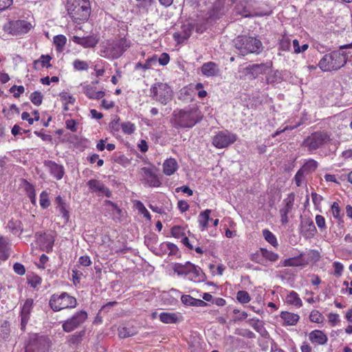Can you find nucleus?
I'll return each instance as SVG.
<instances>
[{
    "mask_svg": "<svg viewBox=\"0 0 352 352\" xmlns=\"http://www.w3.org/2000/svg\"><path fill=\"white\" fill-rule=\"evenodd\" d=\"M104 206L114 221H119L120 219L122 212L114 203L109 200H105Z\"/></svg>",
    "mask_w": 352,
    "mask_h": 352,
    "instance_id": "obj_23",
    "label": "nucleus"
},
{
    "mask_svg": "<svg viewBox=\"0 0 352 352\" xmlns=\"http://www.w3.org/2000/svg\"><path fill=\"white\" fill-rule=\"evenodd\" d=\"M261 255L270 260V261L274 262L278 260V255L276 253H274L273 252L269 251L266 249L261 248Z\"/></svg>",
    "mask_w": 352,
    "mask_h": 352,
    "instance_id": "obj_44",
    "label": "nucleus"
},
{
    "mask_svg": "<svg viewBox=\"0 0 352 352\" xmlns=\"http://www.w3.org/2000/svg\"><path fill=\"white\" fill-rule=\"evenodd\" d=\"M52 58L49 55H42L40 59L35 63H41L43 67H49L51 66L50 62Z\"/></svg>",
    "mask_w": 352,
    "mask_h": 352,
    "instance_id": "obj_54",
    "label": "nucleus"
},
{
    "mask_svg": "<svg viewBox=\"0 0 352 352\" xmlns=\"http://www.w3.org/2000/svg\"><path fill=\"white\" fill-rule=\"evenodd\" d=\"M45 166L48 169L51 175H52L57 180L63 178L65 174V169L62 165L58 164L54 162L48 160L45 162Z\"/></svg>",
    "mask_w": 352,
    "mask_h": 352,
    "instance_id": "obj_19",
    "label": "nucleus"
},
{
    "mask_svg": "<svg viewBox=\"0 0 352 352\" xmlns=\"http://www.w3.org/2000/svg\"><path fill=\"white\" fill-rule=\"evenodd\" d=\"M49 305L54 311H59L64 309L75 308L77 305L76 298L67 292L60 294H53L50 300Z\"/></svg>",
    "mask_w": 352,
    "mask_h": 352,
    "instance_id": "obj_7",
    "label": "nucleus"
},
{
    "mask_svg": "<svg viewBox=\"0 0 352 352\" xmlns=\"http://www.w3.org/2000/svg\"><path fill=\"white\" fill-rule=\"evenodd\" d=\"M74 43L81 45L85 48L94 47L98 43L99 38L96 35H90L86 37L74 36L72 38Z\"/></svg>",
    "mask_w": 352,
    "mask_h": 352,
    "instance_id": "obj_17",
    "label": "nucleus"
},
{
    "mask_svg": "<svg viewBox=\"0 0 352 352\" xmlns=\"http://www.w3.org/2000/svg\"><path fill=\"white\" fill-rule=\"evenodd\" d=\"M236 299L239 302L245 304L251 300V297L246 291H239L236 294Z\"/></svg>",
    "mask_w": 352,
    "mask_h": 352,
    "instance_id": "obj_45",
    "label": "nucleus"
},
{
    "mask_svg": "<svg viewBox=\"0 0 352 352\" xmlns=\"http://www.w3.org/2000/svg\"><path fill=\"white\" fill-rule=\"evenodd\" d=\"M150 96L157 102L166 105L172 100L173 91L167 83L157 82L151 86Z\"/></svg>",
    "mask_w": 352,
    "mask_h": 352,
    "instance_id": "obj_6",
    "label": "nucleus"
},
{
    "mask_svg": "<svg viewBox=\"0 0 352 352\" xmlns=\"http://www.w3.org/2000/svg\"><path fill=\"white\" fill-rule=\"evenodd\" d=\"M196 298L192 297L190 295H182L181 297L182 302L186 306H193Z\"/></svg>",
    "mask_w": 352,
    "mask_h": 352,
    "instance_id": "obj_52",
    "label": "nucleus"
},
{
    "mask_svg": "<svg viewBox=\"0 0 352 352\" xmlns=\"http://www.w3.org/2000/svg\"><path fill=\"white\" fill-rule=\"evenodd\" d=\"M170 232L173 236L177 239H182L184 236V228L179 226L173 227Z\"/></svg>",
    "mask_w": 352,
    "mask_h": 352,
    "instance_id": "obj_50",
    "label": "nucleus"
},
{
    "mask_svg": "<svg viewBox=\"0 0 352 352\" xmlns=\"http://www.w3.org/2000/svg\"><path fill=\"white\" fill-rule=\"evenodd\" d=\"M157 61V58L156 56H153L151 58H149L146 60L145 63L143 65V69L147 70L151 69L153 65H155Z\"/></svg>",
    "mask_w": 352,
    "mask_h": 352,
    "instance_id": "obj_53",
    "label": "nucleus"
},
{
    "mask_svg": "<svg viewBox=\"0 0 352 352\" xmlns=\"http://www.w3.org/2000/svg\"><path fill=\"white\" fill-rule=\"evenodd\" d=\"M40 205L43 208H47L50 205L48 193L46 191H43L40 195Z\"/></svg>",
    "mask_w": 352,
    "mask_h": 352,
    "instance_id": "obj_48",
    "label": "nucleus"
},
{
    "mask_svg": "<svg viewBox=\"0 0 352 352\" xmlns=\"http://www.w3.org/2000/svg\"><path fill=\"white\" fill-rule=\"evenodd\" d=\"M330 141V137L327 132L316 131L307 137L302 145L306 148L309 152H313L318 148H321Z\"/></svg>",
    "mask_w": 352,
    "mask_h": 352,
    "instance_id": "obj_8",
    "label": "nucleus"
},
{
    "mask_svg": "<svg viewBox=\"0 0 352 352\" xmlns=\"http://www.w3.org/2000/svg\"><path fill=\"white\" fill-rule=\"evenodd\" d=\"M318 166V164L316 160L309 159L306 161V162H305V164L300 169L305 175H308L314 172L317 169Z\"/></svg>",
    "mask_w": 352,
    "mask_h": 352,
    "instance_id": "obj_35",
    "label": "nucleus"
},
{
    "mask_svg": "<svg viewBox=\"0 0 352 352\" xmlns=\"http://www.w3.org/2000/svg\"><path fill=\"white\" fill-rule=\"evenodd\" d=\"M280 317L283 321V325L284 326L295 325L300 318L298 314L288 311H282Z\"/></svg>",
    "mask_w": 352,
    "mask_h": 352,
    "instance_id": "obj_26",
    "label": "nucleus"
},
{
    "mask_svg": "<svg viewBox=\"0 0 352 352\" xmlns=\"http://www.w3.org/2000/svg\"><path fill=\"white\" fill-rule=\"evenodd\" d=\"M9 240L3 236H0V259L6 261L10 256Z\"/></svg>",
    "mask_w": 352,
    "mask_h": 352,
    "instance_id": "obj_28",
    "label": "nucleus"
},
{
    "mask_svg": "<svg viewBox=\"0 0 352 352\" xmlns=\"http://www.w3.org/2000/svg\"><path fill=\"white\" fill-rule=\"evenodd\" d=\"M309 340L314 344L324 345L328 341L327 336L321 330L316 329L309 333Z\"/></svg>",
    "mask_w": 352,
    "mask_h": 352,
    "instance_id": "obj_20",
    "label": "nucleus"
},
{
    "mask_svg": "<svg viewBox=\"0 0 352 352\" xmlns=\"http://www.w3.org/2000/svg\"><path fill=\"white\" fill-rule=\"evenodd\" d=\"M239 2H236L235 1L233 3H236V12L237 14L242 15L245 17L253 16H265L269 15L270 12H261V13H255L252 14L250 11V6L252 5V0H238Z\"/></svg>",
    "mask_w": 352,
    "mask_h": 352,
    "instance_id": "obj_12",
    "label": "nucleus"
},
{
    "mask_svg": "<svg viewBox=\"0 0 352 352\" xmlns=\"http://www.w3.org/2000/svg\"><path fill=\"white\" fill-rule=\"evenodd\" d=\"M50 342L44 336H35L30 339L26 346L25 352H49Z\"/></svg>",
    "mask_w": 352,
    "mask_h": 352,
    "instance_id": "obj_10",
    "label": "nucleus"
},
{
    "mask_svg": "<svg viewBox=\"0 0 352 352\" xmlns=\"http://www.w3.org/2000/svg\"><path fill=\"white\" fill-rule=\"evenodd\" d=\"M309 319L313 322L322 323L324 320V316L319 311L313 310L309 315Z\"/></svg>",
    "mask_w": 352,
    "mask_h": 352,
    "instance_id": "obj_46",
    "label": "nucleus"
},
{
    "mask_svg": "<svg viewBox=\"0 0 352 352\" xmlns=\"http://www.w3.org/2000/svg\"><path fill=\"white\" fill-rule=\"evenodd\" d=\"M290 40L288 38H283L280 42V47L283 51H287L290 47Z\"/></svg>",
    "mask_w": 352,
    "mask_h": 352,
    "instance_id": "obj_64",
    "label": "nucleus"
},
{
    "mask_svg": "<svg viewBox=\"0 0 352 352\" xmlns=\"http://www.w3.org/2000/svg\"><path fill=\"white\" fill-rule=\"evenodd\" d=\"M83 92L91 99H100L105 95L102 91H96V88L90 85L83 86Z\"/></svg>",
    "mask_w": 352,
    "mask_h": 352,
    "instance_id": "obj_29",
    "label": "nucleus"
},
{
    "mask_svg": "<svg viewBox=\"0 0 352 352\" xmlns=\"http://www.w3.org/2000/svg\"><path fill=\"white\" fill-rule=\"evenodd\" d=\"M294 197L292 194L283 201V206L280 208V221L282 224H286L289 221L288 214L291 213L294 207Z\"/></svg>",
    "mask_w": 352,
    "mask_h": 352,
    "instance_id": "obj_14",
    "label": "nucleus"
},
{
    "mask_svg": "<svg viewBox=\"0 0 352 352\" xmlns=\"http://www.w3.org/2000/svg\"><path fill=\"white\" fill-rule=\"evenodd\" d=\"M74 68L78 71L87 70L89 66L86 61L76 59L73 63Z\"/></svg>",
    "mask_w": 352,
    "mask_h": 352,
    "instance_id": "obj_49",
    "label": "nucleus"
},
{
    "mask_svg": "<svg viewBox=\"0 0 352 352\" xmlns=\"http://www.w3.org/2000/svg\"><path fill=\"white\" fill-rule=\"evenodd\" d=\"M59 96L63 102H64V104L67 102V104H73L76 101L75 98H74L72 96L69 95L67 92H62L60 94Z\"/></svg>",
    "mask_w": 352,
    "mask_h": 352,
    "instance_id": "obj_51",
    "label": "nucleus"
},
{
    "mask_svg": "<svg viewBox=\"0 0 352 352\" xmlns=\"http://www.w3.org/2000/svg\"><path fill=\"white\" fill-rule=\"evenodd\" d=\"M286 302L289 305H292L298 307H300L302 305L301 299L298 294L294 291H292L287 294L286 297Z\"/></svg>",
    "mask_w": 352,
    "mask_h": 352,
    "instance_id": "obj_36",
    "label": "nucleus"
},
{
    "mask_svg": "<svg viewBox=\"0 0 352 352\" xmlns=\"http://www.w3.org/2000/svg\"><path fill=\"white\" fill-rule=\"evenodd\" d=\"M141 172L144 180L150 186L159 187L161 185V182L152 169L147 167H143L141 169Z\"/></svg>",
    "mask_w": 352,
    "mask_h": 352,
    "instance_id": "obj_18",
    "label": "nucleus"
},
{
    "mask_svg": "<svg viewBox=\"0 0 352 352\" xmlns=\"http://www.w3.org/2000/svg\"><path fill=\"white\" fill-rule=\"evenodd\" d=\"M178 168L177 161L174 158H169L163 164V172L166 175H173Z\"/></svg>",
    "mask_w": 352,
    "mask_h": 352,
    "instance_id": "obj_30",
    "label": "nucleus"
},
{
    "mask_svg": "<svg viewBox=\"0 0 352 352\" xmlns=\"http://www.w3.org/2000/svg\"><path fill=\"white\" fill-rule=\"evenodd\" d=\"M211 213V210L206 209V210L201 212L199 215V223L201 228V230H205L208 226V221L210 220H212L210 218V214Z\"/></svg>",
    "mask_w": 352,
    "mask_h": 352,
    "instance_id": "obj_34",
    "label": "nucleus"
},
{
    "mask_svg": "<svg viewBox=\"0 0 352 352\" xmlns=\"http://www.w3.org/2000/svg\"><path fill=\"white\" fill-rule=\"evenodd\" d=\"M329 322L334 327L340 322V316L338 314L330 313L328 315Z\"/></svg>",
    "mask_w": 352,
    "mask_h": 352,
    "instance_id": "obj_57",
    "label": "nucleus"
},
{
    "mask_svg": "<svg viewBox=\"0 0 352 352\" xmlns=\"http://www.w3.org/2000/svg\"><path fill=\"white\" fill-rule=\"evenodd\" d=\"M87 313L80 311L63 323L62 327L65 332H72L82 325L87 319Z\"/></svg>",
    "mask_w": 352,
    "mask_h": 352,
    "instance_id": "obj_9",
    "label": "nucleus"
},
{
    "mask_svg": "<svg viewBox=\"0 0 352 352\" xmlns=\"http://www.w3.org/2000/svg\"><path fill=\"white\" fill-rule=\"evenodd\" d=\"M67 9L71 18L76 23L87 20L90 13L88 0H67Z\"/></svg>",
    "mask_w": 352,
    "mask_h": 352,
    "instance_id": "obj_4",
    "label": "nucleus"
},
{
    "mask_svg": "<svg viewBox=\"0 0 352 352\" xmlns=\"http://www.w3.org/2000/svg\"><path fill=\"white\" fill-rule=\"evenodd\" d=\"M38 240L43 251L50 252L52 250L54 243V235L53 233L41 234Z\"/></svg>",
    "mask_w": 352,
    "mask_h": 352,
    "instance_id": "obj_21",
    "label": "nucleus"
},
{
    "mask_svg": "<svg viewBox=\"0 0 352 352\" xmlns=\"http://www.w3.org/2000/svg\"><path fill=\"white\" fill-rule=\"evenodd\" d=\"M137 333V331L133 327H120L118 328V335L122 338L133 336Z\"/></svg>",
    "mask_w": 352,
    "mask_h": 352,
    "instance_id": "obj_37",
    "label": "nucleus"
},
{
    "mask_svg": "<svg viewBox=\"0 0 352 352\" xmlns=\"http://www.w3.org/2000/svg\"><path fill=\"white\" fill-rule=\"evenodd\" d=\"M263 235L265 239L268 243L272 244L273 246L276 247V246L278 245V242H277L276 236L269 230H267V229L263 230Z\"/></svg>",
    "mask_w": 352,
    "mask_h": 352,
    "instance_id": "obj_42",
    "label": "nucleus"
},
{
    "mask_svg": "<svg viewBox=\"0 0 352 352\" xmlns=\"http://www.w3.org/2000/svg\"><path fill=\"white\" fill-rule=\"evenodd\" d=\"M202 270L198 266L193 265L192 269L188 272L187 278L194 282H198L201 280Z\"/></svg>",
    "mask_w": 352,
    "mask_h": 352,
    "instance_id": "obj_38",
    "label": "nucleus"
},
{
    "mask_svg": "<svg viewBox=\"0 0 352 352\" xmlns=\"http://www.w3.org/2000/svg\"><path fill=\"white\" fill-rule=\"evenodd\" d=\"M14 272L19 275H23L25 273V269L23 265L19 263H16L13 265Z\"/></svg>",
    "mask_w": 352,
    "mask_h": 352,
    "instance_id": "obj_59",
    "label": "nucleus"
},
{
    "mask_svg": "<svg viewBox=\"0 0 352 352\" xmlns=\"http://www.w3.org/2000/svg\"><path fill=\"white\" fill-rule=\"evenodd\" d=\"M234 43L239 53L242 56L252 53L259 54L263 50L262 43L254 37L239 36Z\"/></svg>",
    "mask_w": 352,
    "mask_h": 352,
    "instance_id": "obj_5",
    "label": "nucleus"
},
{
    "mask_svg": "<svg viewBox=\"0 0 352 352\" xmlns=\"http://www.w3.org/2000/svg\"><path fill=\"white\" fill-rule=\"evenodd\" d=\"M256 331L260 333L262 336L267 335V332L264 327L263 322L257 319L252 318L247 322Z\"/></svg>",
    "mask_w": 352,
    "mask_h": 352,
    "instance_id": "obj_31",
    "label": "nucleus"
},
{
    "mask_svg": "<svg viewBox=\"0 0 352 352\" xmlns=\"http://www.w3.org/2000/svg\"><path fill=\"white\" fill-rule=\"evenodd\" d=\"M87 186L91 192L98 193L99 196L105 195L107 197L111 196L110 190L98 180L91 179L87 182Z\"/></svg>",
    "mask_w": 352,
    "mask_h": 352,
    "instance_id": "obj_15",
    "label": "nucleus"
},
{
    "mask_svg": "<svg viewBox=\"0 0 352 352\" xmlns=\"http://www.w3.org/2000/svg\"><path fill=\"white\" fill-rule=\"evenodd\" d=\"M121 129L124 134L131 135L135 131V125L131 122H124L120 124Z\"/></svg>",
    "mask_w": 352,
    "mask_h": 352,
    "instance_id": "obj_43",
    "label": "nucleus"
},
{
    "mask_svg": "<svg viewBox=\"0 0 352 352\" xmlns=\"http://www.w3.org/2000/svg\"><path fill=\"white\" fill-rule=\"evenodd\" d=\"M32 24L25 20L11 21L9 24L10 33L13 35L26 34L32 29Z\"/></svg>",
    "mask_w": 352,
    "mask_h": 352,
    "instance_id": "obj_13",
    "label": "nucleus"
},
{
    "mask_svg": "<svg viewBox=\"0 0 352 352\" xmlns=\"http://www.w3.org/2000/svg\"><path fill=\"white\" fill-rule=\"evenodd\" d=\"M307 264V262L303 258L302 254L297 257L285 259L283 262L284 266L299 267L305 266Z\"/></svg>",
    "mask_w": 352,
    "mask_h": 352,
    "instance_id": "obj_32",
    "label": "nucleus"
},
{
    "mask_svg": "<svg viewBox=\"0 0 352 352\" xmlns=\"http://www.w3.org/2000/svg\"><path fill=\"white\" fill-rule=\"evenodd\" d=\"M316 223L321 230L326 229L325 219L322 215L318 214L316 216Z\"/></svg>",
    "mask_w": 352,
    "mask_h": 352,
    "instance_id": "obj_55",
    "label": "nucleus"
},
{
    "mask_svg": "<svg viewBox=\"0 0 352 352\" xmlns=\"http://www.w3.org/2000/svg\"><path fill=\"white\" fill-rule=\"evenodd\" d=\"M331 212H332V214L334 218L338 219L341 218L340 208L337 202L333 203V204L331 206Z\"/></svg>",
    "mask_w": 352,
    "mask_h": 352,
    "instance_id": "obj_56",
    "label": "nucleus"
},
{
    "mask_svg": "<svg viewBox=\"0 0 352 352\" xmlns=\"http://www.w3.org/2000/svg\"><path fill=\"white\" fill-rule=\"evenodd\" d=\"M334 275L340 276L343 271V265L339 262L333 263Z\"/></svg>",
    "mask_w": 352,
    "mask_h": 352,
    "instance_id": "obj_63",
    "label": "nucleus"
},
{
    "mask_svg": "<svg viewBox=\"0 0 352 352\" xmlns=\"http://www.w3.org/2000/svg\"><path fill=\"white\" fill-rule=\"evenodd\" d=\"M346 63L352 65V54L341 50L333 51L322 56L318 67L322 72H332L340 69Z\"/></svg>",
    "mask_w": 352,
    "mask_h": 352,
    "instance_id": "obj_1",
    "label": "nucleus"
},
{
    "mask_svg": "<svg viewBox=\"0 0 352 352\" xmlns=\"http://www.w3.org/2000/svg\"><path fill=\"white\" fill-rule=\"evenodd\" d=\"M56 208L58 210L60 214L62 215V217L66 221H67L69 219V215L68 210L66 209V204L57 206Z\"/></svg>",
    "mask_w": 352,
    "mask_h": 352,
    "instance_id": "obj_61",
    "label": "nucleus"
},
{
    "mask_svg": "<svg viewBox=\"0 0 352 352\" xmlns=\"http://www.w3.org/2000/svg\"><path fill=\"white\" fill-rule=\"evenodd\" d=\"M131 46V41L126 38L107 41L101 46L100 55L109 59L120 57Z\"/></svg>",
    "mask_w": 352,
    "mask_h": 352,
    "instance_id": "obj_3",
    "label": "nucleus"
},
{
    "mask_svg": "<svg viewBox=\"0 0 352 352\" xmlns=\"http://www.w3.org/2000/svg\"><path fill=\"white\" fill-rule=\"evenodd\" d=\"M237 334L243 337L248 338H254L255 334L250 331L249 329H239L238 330Z\"/></svg>",
    "mask_w": 352,
    "mask_h": 352,
    "instance_id": "obj_60",
    "label": "nucleus"
},
{
    "mask_svg": "<svg viewBox=\"0 0 352 352\" xmlns=\"http://www.w3.org/2000/svg\"><path fill=\"white\" fill-rule=\"evenodd\" d=\"M67 38L64 35L59 34L54 37V44L58 51H62L66 44Z\"/></svg>",
    "mask_w": 352,
    "mask_h": 352,
    "instance_id": "obj_41",
    "label": "nucleus"
},
{
    "mask_svg": "<svg viewBox=\"0 0 352 352\" xmlns=\"http://www.w3.org/2000/svg\"><path fill=\"white\" fill-rule=\"evenodd\" d=\"M8 227L14 234H20L22 232V223L20 221L11 219L8 223Z\"/></svg>",
    "mask_w": 352,
    "mask_h": 352,
    "instance_id": "obj_39",
    "label": "nucleus"
},
{
    "mask_svg": "<svg viewBox=\"0 0 352 352\" xmlns=\"http://www.w3.org/2000/svg\"><path fill=\"white\" fill-rule=\"evenodd\" d=\"M316 232V228L312 221L305 220L302 222L301 232L305 237L307 239L312 238Z\"/></svg>",
    "mask_w": 352,
    "mask_h": 352,
    "instance_id": "obj_24",
    "label": "nucleus"
},
{
    "mask_svg": "<svg viewBox=\"0 0 352 352\" xmlns=\"http://www.w3.org/2000/svg\"><path fill=\"white\" fill-rule=\"evenodd\" d=\"M201 73L206 77L217 76L219 73L218 65L214 62L204 63L201 68Z\"/></svg>",
    "mask_w": 352,
    "mask_h": 352,
    "instance_id": "obj_25",
    "label": "nucleus"
},
{
    "mask_svg": "<svg viewBox=\"0 0 352 352\" xmlns=\"http://www.w3.org/2000/svg\"><path fill=\"white\" fill-rule=\"evenodd\" d=\"M267 69V67L265 64L252 65L245 69L249 78H256L259 74L265 73Z\"/></svg>",
    "mask_w": 352,
    "mask_h": 352,
    "instance_id": "obj_22",
    "label": "nucleus"
},
{
    "mask_svg": "<svg viewBox=\"0 0 352 352\" xmlns=\"http://www.w3.org/2000/svg\"><path fill=\"white\" fill-rule=\"evenodd\" d=\"M193 264L190 262L186 263L184 265L180 263H176L174 265L173 270L175 273H177L179 276H186V277L188 275V272L191 269H192Z\"/></svg>",
    "mask_w": 352,
    "mask_h": 352,
    "instance_id": "obj_33",
    "label": "nucleus"
},
{
    "mask_svg": "<svg viewBox=\"0 0 352 352\" xmlns=\"http://www.w3.org/2000/svg\"><path fill=\"white\" fill-rule=\"evenodd\" d=\"M305 174L303 172H302L300 170V169H299L297 171V173H296V174L295 177H294V181H295V183H296L297 186H301L302 182V181L304 179V177H305Z\"/></svg>",
    "mask_w": 352,
    "mask_h": 352,
    "instance_id": "obj_58",
    "label": "nucleus"
},
{
    "mask_svg": "<svg viewBox=\"0 0 352 352\" xmlns=\"http://www.w3.org/2000/svg\"><path fill=\"white\" fill-rule=\"evenodd\" d=\"M43 98V97L41 93L38 91H34L30 95L31 102L36 106H39L42 104Z\"/></svg>",
    "mask_w": 352,
    "mask_h": 352,
    "instance_id": "obj_47",
    "label": "nucleus"
},
{
    "mask_svg": "<svg viewBox=\"0 0 352 352\" xmlns=\"http://www.w3.org/2000/svg\"><path fill=\"white\" fill-rule=\"evenodd\" d=\"M191 34V28L190 26H184V31L181 33H175L174 37L177 39L179 42H182L188 39Z\"/></svg>",
    "mask_w": 352,
    "mask_h": 352,
    "instance_id": "obj_40",
    "label": "nucleus"
},
{
    "mask_svg": "<svg viewBox=\"0 0 352 352\" xmlns=\"http://www.w3.org/2000/svg\"><path fill=\"white\" fill-rule=\"evenodd\" d=\"M236 135L228 131L218 132L212 138V144L218 148H223L236 140Z\"/></svg>",
    "mask_w": 352,
    "mask_h": 352,
    "instance_id": "obj_11",
    "label": "nucleus"
},
{
    "mask_svg": "<svg viewBox=\"0 0 352 352\" xmlns=\"http://www.w3.org/2000/svg\"><path fill=\"white\" fill-rule=\"evenodd\" d=\"M201 112L196 107L175 110L173 122L177 127L191 128L201 120Z\"/></svg>",
    "mask_w": 352,
    "mask_h": 352,
    "instance_id": "obj_2",
    "label": "nucleus"
},
{
    "mask_svg": "<svg viewBox=\"0 0 352 352\" xmlns=\"http://www.w3.org/2000/svg\"><path fill=\"white\" fill-rule=\"evenodd\" d=\"M34 301L32 298H28L22 306L21 310V329H24L28 324L32 309L33 308Z\"/></svg>",
    "mask_w": 352,
    "mask_h": 352,
    "instance_id": "obj_16",
    "label": "nucleus"
},
{
    "mask_svg": "<svg viewBox=\"0 0 352 352\" xmlns=\"http://www.w3.org/2000/svg\"><path fill=\"white\" fill-rule=\"evenodd\" d=\"M161 322L165 324H175L181 320L182 316L176 313L162 312L159 316Z\"/></svg>",
    "mask_w": 352,
    "mask_h": 352,
    "instance_id": "obj_27",
    "label": "nucleus"
},
{
    "mask_svg": "<svg viewBox=\"0 0 352 352\" xmlns=\"http://www.w3.org/2000/svg\"><path fill=\"white\" fill-rule=\"evenodd\" d=\"M157 60L161 65L165 66L169 63L170 56L167 53H162Z\"/></svg>",
    "mask_w": 352,
    "mask_h": 352,
    "instance_id": "obj_62",
    "label": "nucleus"
}]
</instances>
